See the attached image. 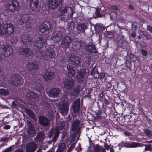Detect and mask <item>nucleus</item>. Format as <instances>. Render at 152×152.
Returning a JSON list of instances; mask_svg holds the SVG:
<instances>
[{"mask_svg": "<svg viewBox=\"0 0 152 152\" xmlns=\"http://www.w3.org/2000/svg\"><path fill=\"white\" fill-rule=\"evenodd\" d=\"M62 34L60 31H56L52 34L51 39L55 43L58 42L62 39Z\"/></svg>", "mask_w": 152, "mask_h": 152, "instance_id": "2eb2a0df", "label": "nucleus"}, {"mask_svg": "<svg viewBox=\"0 0 152 152\" xmlns=\"http://www.w3.org/2000/svg\"><path fill=\"white\" fill-rule=\"evenodd\" d=\"M69 61L70 63L75 66H79L80 63L79 58L75 54H71L68 57Z\"/></svg>", "mask_w": 152, "mask_h": 152, "instance_id": "f8f14e48", "label": "nucleus"}, {"mask_svg": "<svg viewBox=\"0 0 152 152\" xmlns=\"http://www.w3.org/2000/svg\"><path fill=\"white\" fill-rule=\"evenodd\" d=\"M69 92L70 95L72 96H76L80 91V86L79 84L76 85L72 88L70 89Z\"/></svg>", "mask_w": 152, "mask_h": 152, "instance_id": "aec40b11", "label": "nucleus"}, {"mask_svg": "<svg viewBox=\"0 0 152 152\" xmlns=\"http://www.w3.org/2000/svg\"><path fill=\"white\" fill-rule=\"evenodd\" d=\"M6 8L8 12H10L18 11L20 8L19 3L16 0L9 1L7 3Z\"/></svg>", "mask_w": 152, "mask_h": 152, "instance_id": "20e7f679", "label": "nucleus"}, {"mask_svg": "<svg viewBox=\"0 0 152 152\" xmlns=\"http://www.w3.org/2000/svg\"><path fill=\"white\" fill-rule=\"evenodd\" d=\"M21 39L23 44L26 46L31 45L32 42V38L27 34H23L21 37Z\"/></svg>", "mask_w": 152, "mask_h": 152, "instance_id": "f3484780", "label": "nucleus"}, {"mask_svg": "<svg viewBox=\"0 0 152 152\" xmlns=\"http://www.w3.org/2000/svg\"><path fill=\"white\" fill-rule=\"evenodd\" d=\"M45 41L46 39L42 35H39L34 42V45L37 48H42L43 47Z\"/></svg>", "mask_w": 152, "mask_h": 152, "instance_id": "1a4fd4ad", "label": "nucleus"}, {"mask_svg": "<svg viewBox=\"0 0 152 152\" xmlns=\"http://www.w3.org/2000/svg\"><path fill=\"white\" fill-rule=\"evenodd\" d=\"M26 96L29 99H37L38 97V95L33 92H29L26 94Z\"/></svg>", "mask_w": 152, "mask_h": 152, "instance_id": "58836bf2", "label": "nucleus"}, {"mask_svg": "<svg viewBox=\"0 0 152 152\" xmlns=\"http://www.w3.org/2000/svg\"><path fill=\"white\" fill-rule=\"evenodd\" d=\"M39 31L42 33H44L45 32L48 31L46 29L45 27L43 26L42 24L40 26Z\"/></svg>", "mask_w": 152, "mask_h": 152, "instance_id": "6e6d98bb", "label": "nucleus"}, {"mask_svg": "<svg viewBox=\"0 0 152 152\" xmlns=\"http://www.w3.org/2000/svg\"><path fill=\"white\" fill-rule=\"evenodd\" d=\"M41 24L44 27H45L46 29H47L48 31H49V29L51 28L52 24L50 21L46 20L44 21Z\"/></svg>", "mask_w": 152, "mask_h": 152, "instance_id": "49530a36", "label": "nucleus"}, {"mask_svg": "<svg viewBox=\"0 0 152 152\" xmlns=\"http://www.w3.org/2000/svg\"><path fill=\"white\" fill-rule=\"evenodd\" d=\"M86 69L81 68L77 71V74L76 75V79L79 82H81L86 79Z\"/></svg>", "mask_w": 152, "mask_h": 152, "instance_id": "6e6552de", "label": "nucleus"}, {"mask_svg": "<svg viewBox=\"0 0 152 152\" xmlns=\"http://www.w3.org/2000/svg\"><path fill=\"white\" fill-rule=\"evenodd\" d=\"M65 125V122L64 121H60L59 123V126L58 127L59 129L61 130H62L64 128Z\"/></svg>", "mask_w": 152, "mask_h": 152, "instance_id": "5fc2aeb1", "label": "nucleus"}, {"mask_svg": "<svg viewBox=\"0 0 152 152\" xmlns=\"http://www.w3.org/2000/svg\"><path fill=\"white\" fill-rule=\"evenodd\" d=\"M99 73L97 70V69L95 71V72L93 74V75L96 78H98L99 77Z\"/></svg>", "mask_w": 152, "mask_h": 152, "instance_id": "0e129e2a", "label": "nucleus"}, {"mask_svg": "<svg viewBox=\"0 0 152 152\" xmlns=\"http://www.w3.org/2000/svg\"><path fill=\"white\" fill-rule=\"evenodd\" d=\"M28 69L33 72H37L39 69V66L37 63L34 62H29L27 65Z\"/></svg>", "mask_w": 152, "mask_h": 152, "instance_id": "a211bd4d", "label": "nucleus"}, {"mask_svg": "<svg viewBox=\"0 0 152 152\" xmlns=\"http://www.w3.org/2000/svg\"><path fill=\"white\" fill-rule=\"evenodd\" d=\"M117 37V38L120 39H126L124 35V32L122 31V30L121 29H119L118 31Z\"/></svg>", "mask_w": 152, "mask_h": 152, "instance_id": "a18cd8bd", "label": "nucleus"}, {"mask_svg": "<svg viewBox=\"0 0 152 152\" xmlns=\"http://www.w3.org/2000/svg\"><path fill=\"white\" fill-rule=\"evenodd\" d=\"M74 83V80L71 78L65 79L63 82L64 88L67 90H69L73 87Z\"/></svg>", "mask_w": 152, "mask_h": 152, "instance_id": "ddd939ff", "label": "nucleus"}, {"mask_svg": "<svg viewBox=\"0 0 152 152\" xmlns=\"http://www.w3.org/2000/svg\"><path fill=\"white\" fill-rule=\"evenodd\" d=\"M28 48H23L20 50V53L24 56L28 57L33 54L32 51Z\"/></svg>", "mask_w": 152, "mask_h": 152, "instance_id": "cd10ccee", "label": "nucleus"}, {"mask_svg": "<svg viewBox=\"0 0 152 152\" xmlns=\"http://www.w3.org/2000/svg\"><path fill=\"white\" fill-rule=\"evenodd\" d=\"M67 69L68 70V76L70 77H73L76 73L75 70L70 65H67Z\"/></svg>", "mask_w": 152, "mask_h": 152, "instance_id": "f704fd0d", "label": "nucleus"}, {"mask_svg": "<svg viewBox=\"0 0 152 152\" xmlns=\"http://www.w3.org/2000/svg\"><path fill=\"white\" fill-rule=\"evenodd\" d=\"M72 109L75 113H78L80 109V99L79 98L75 100L72 106Z\"/></svg>", "mask_w": 152, "mask_h": 152, "instance_id": "b1692460", "label": "nucleus"}, {"mask_svg": "<svg viewBox=\"0 0 152 152\" xmlns=\"http://www.w3.org/2000/svg\"><path fill=\"white\" fill-rule=\"evenodd\" d=\"M85 50L91 53H96L97 52L96 48L93 43L88 44L84 48Z\"/></svg>", "mask_w": 152, "mask_h": 152, "instance_id": "a878e982", "label": "nucleus"}, {"mask_svg": "<svg viewBox=\"0 0 152 152\" xmlns=\"http://www.w3.org/2000/svg\"><path fill=\"white\" fill-rule=\"evenodd\" d=\"M1 25H0V27H1ZM6 34H7V31L5 29V28H4V26L2 28H0V35H4Z\"/></svg>", "mask_w": 152, "mask_h": 152, "instance_id": "864d4df0", "label": "nucleus"}, {"mask_svg": "<svg viewBox=\"0 0 152 152\" xmlns=\"http://www.w3.org/2000/svg\"><path fill=\"white\" fill-rule=\"evenodd\" d=\"M36 145L34 142L28 143L26 148L28 152H34L36 150Z\"/></svg>", "mask_w": 152, "mask_h": 152, "instance_id": "7c9ffc66", "label": "nucleus"}, {"mask_svg": "<svg viewBox=\"0 0 152 152\" xmlns=\"http://www.w3.org/2000/svg\"><path fill=\"white\" fill-rule=\"evenodd\" d=\"M125 65L126 69V68H122V69L123 70H125L126 71H131L132 65L131 62L129 61L126 60L125 62Z\"/></svg>", "mask_w": 152, "mask_h": 152, "instance_id": "c03bdc74", "label": "nucleus"}, {"mask_svg": "<svg viewBox=\"0 0 152 152\" xmlns=\"http://www.w3.org/2000/svg\"><path fill=\"white\" fill-rule=\"evenodd\" d=\"M130 60L132 61H135L137 59V58L136 56L134 55L133 54H130L129 56Z\"/></svg>", "mask_w": 152, "mask_h": 152, "instance_id": "052dcab7", "label": "nucleus"}, {"mask_svg": "<svg viewBox=\"0 0 152 152\" xmlns=\"http://www.w3.org/2000/svg\"><path fill=\"white\" fill-rule=\"evenodd\" d=\"M67 101L64 100L61 102V104L59 107L60 113L62 115H66L68 112L69 107Z\"/></svg>", "mask_w": 152, "mask_h": 152, "instance_id": "dca6fc26", "label": "nucleus"}, {"mask_svg": "<svg viewBox=\"0 0 152 152\" xmlns=\"http://www.w3.org/2000/svg\"><path fill=\"white\" fill-rule=\"evenodd\" d=\"M72 48L75 51L80 49L82 46V43L81 42H73Z\"/></svg>", "mask_w": 152, "mask_h": 152, "instance_id": "c9c22d12", "label": "nucleus"}, {"mask_svg": "<svg viewBox=\"0 0 152 152\" xmlns=\"http://www.w3.org/2000/svg\"><path fill=\"white\" fill-rule=\"evenodd\" d=\"M145 134L149 137L152 136V132L149 130L148 129H146L144 130Z\"/></svg>", "mask_w": 152, "mask_h": 152, "instance_id": "4d7b16f0", "label": "nucleus"}, {"mask_svg": "<svg viewBox=\"0 0 152 152\" xmlns=\"http://www.w3.org/2000/svg\"><path fill=\"white\" fill-rule=\"evenodd\" d=\"M109 14L110 16V17L111 20H115L116 19L117 15V13L115 12L110 11L109 12Z\"/></svg>", "mask_w": 152, "mask_h": 152, "instance_id": "09e8293b", "label": "nucleus"}, {"mask_svg": "<svg viewBox=\"0 0 152 152\" xmlns=\"http://www.w3.org/2000/svg\"><path fill=\"white\" fill-rule=\"evenodd\" d=\"M140 45L141 47L142 48H145L147 46L146 42L144 41H140Z\"/></svg>", "mask_w": 152, "mask_h": 152, "instance_id": "338daca9", "label": "nucleus"}, {"mask_svg": "<svg viewBox=\"0 0 152 152\" xmlns=\"http://www.w3.org/2000/svg\"><path fill=\"white\" fill-rule=\"evenodd\" d=\"M38 0H31L30 6L31 10L36 12H39L40 9L38 6Z\"/></svg>", "mask_w": 152, "mask_h": 152, "instance_id": "6ab92c4d", "label": "nucleus"}, {"mask_svg": "<svg viewBox=\"0 0 152 152\" xmlns=\"http://www.w3.org/2000/svg\"><path fill=\"white\" fill-rule=\"evenodd\" d=\"M101 110L103 112L105 117L107 115L110 114L112 109L107 106L103 105L101 108Z\"/></svg>", "mask_w": 152, "mask_h": 152, "instance_id": "72a5a7b5", "label": "nucleus"}, {"mask_svg": "<svg viewBox=\"0 0 152 152\" xmlns=\"http://www.w3.org/2000/svg\"><path fill=\"white\" fill-rule=\"evenodd\" d=\"M75 26V24L74 22L71 21L68 24L67 28L69 32H72L74 30Z\"/></svg>", "mask_w": 152, "mask_h": 152, "instance_id": "8fccbe9b", "label": "nucleus"}, {"mask_svg": "<svg viewBox=\"0 0 152 152\" xmlns=\"http://www.w3.org/2000/svg\"><path fill=\"white\" fill-rule=\"evenodd\" d=\"M30 18V16L27 14H23L20 16L19 19L18 21L19 25H22L27 22Z\"/></svg>", "mask_w": 152, "mask_h": 152, "instance_id": "393cba45", "label": "nucleus"}, {"mask_svg": "<svg viewBox=\"0 0 152 152\" xmlns=\"http://www.w3.org/2000/svg\"><path fill=\"white\" fill-rule=\"evenodd\" d=\"M45 134L42 132H39L36 136L37 140L39 142L42 141L44 138Z\"/></svg>", "mask_w": 152, "mask_h": 152, "instance_id": "a19ab883", "label": "nucleus"}, {"mask_svg": "<svg viewBox=\"0 0 152 152\" xmlns=\"http://www.w3.org/2000/svg\"><path fill=\"white\" fill-rule=\"evenodd\" d=\"M71 42V38L69 36H66L63 39L61 46V47L66 48L69 46Z\"/></svg>", "mask_w": 152, "mask_h": 152, "instance_id": "412c9836", "label": "nucleus"}, {"mask_svg": "<svg viewBox=\"0 0 152 152\" xmlns=\"http://www.w3.org/2000/svg\"><path fill=\"white\" fill-rule=\"evenodd\" d=\"M140 143L137 142H133L130 143L129 142L122 141L119 143L117 146L119 147H125L128 148H133L138 147L139 146Z\"/></svg>", "mask_w": 152, "mask_h": 152, "instance_id": "9b49d317", "label": "nucleus"}, {"mask_svg": "<svg viewBox=\"0 0 152 152\" xmlns=\"http://www.w3.org/2000/svg\"><path fill=\"white\" fill-rule=\"evenodd\" d=\"M25 112L30 118L33 119L35 118V115L34 113L31 110L29 109L26 108L25 110Z\"/></svg>", "mask_w": 152, "mask_h": 152, "instance_id": "e433bc0d", "label": "nucleus"}, {"mask_svg": "<svg viewBox=\"0 0 152 152\" xmlns=\"http://www.w3.org/2000/svg\"><path fill=\"white\" fill-rule=\"evenodd\" d=\"M28 125V133L30 134H33L34 132L33 129V125L31 121H27Z\"/></svg>", "mask_w": 152, "mask_h": 152, "instance_id": "37998d69", "label": "nucleus"}, {"mask_svg": "<svg viewBox=\"0 0 152 152\" xmlns=\"http://www.w3.org/2000/svg\"><path fill=\"white\" fill-rule=\"evenodd\" d=\"M128 42L126 39H119L117 42V47L122 49H125L127 47Z\"/></svg>", "mask_w": 152, "mask_h": 152, "instance_id": "4be33fe9", "label": "nucleus"}, {"mask_svg": "<svg viewBox=\"0 0 152 152\" xmlns=\"http://www.w3.org/2000/svg\"><path fill=\"white\" fill-rule=\"evenodd\" d=\"M14 79L13 80L12 84L13 85L17 86L22 85L24 83L23 79L20 77V75L17 73L14 75Z\"/></svg>", "mask_w": 152, "mask_h": 152, "instance_id": "5701e85b", "label": "nucleus"}, {"mask_svg": "<svg viewBox=\"0 0 152 152\" xmlns=\"http://www.w3.org/2000/svg\"><path fill=\"white\" fill-rule=\"evenodd\" d=\"M80 127V121L78 119H76L72 123L71 127V131L74 132L77 129L79 130Z\"/></svg>", "mask_w": 152, "mask_h": 152, "instance_id": "2f4dec72", "label": "nucleus"}, {"mask_svg": "<svg viewBox=\"0 0 152 152\" xmlns=\"http://www.w3.org/2000/svg\"><path fill=\"white\" fill-rule=\"evenodd\" d=\"M95 14L96 18L101 17L103 15V11L102 10L101 8L97 7L95 8Z\"/></svg>", "mask_w": 152, "mask_h": 152, "instance_id": "4c0bfd02", "label": "nucleus"}, {"mask_svg": "<svg viewBox=\"0 0 152 152\" xmlns=\"http://www.w3.org/2000/svg\"><path fill=\"white\" fill-rule=\"evenodd\" d=\"M61 13V20L65 22L69 20L72 16L73 11L71 7H67L62 10Z\"/></svg>", "mask_w": 152, "mask_h": 152, "instance_id": "39448f33", "label": "nucleus"}, {"mask_svg": "<svg viewBox=\"0 0 152 152\" xmlns=\"http://www.w3.org/2000/svg\"><path fill=\"white\" fill-rule=\"evenodd\" d=\"M43 76L45 81L49 82L51 81L55 77L54 73L48 70L45 71Z\"/></svg>", "mask_w": 152, "mask_h": 152, "instance_id": "4468645a", "label": "nucleus"}, {"mask_svg": "<svg viewBox=\"0 0 152 152\" xmlns=\"http://www.w3.org/2000/svg\"><path fill=\"white\" fill-rule=\"evenodd\" d=\"M38 122L45 129H48L50 124V121L48 119L44 116H40L39 117Z\"/></svg>", "mask_w": 152, "mask_h": 152, "instance_id": "9d476101", "label": "nucleus"}, {"mask_svg": "<svg viewBox=\"0 0 152 152\" xmlns=\"http://www.w3.org/2000/svg\"><path fill=\"white\" fill-rule=\"evenodd\" d=\"M105 36L107 38L111 39L114 37L113 33L110 31H107L104 33Z\"/></svg>", "mask_w": 152, "mask_h": 152, "instance_id": "603ef678", "label": "nucleus"}, {"mask_svg": "<svg viewBox=\"0 0 152 152\" xmlns=\"http://www.w3.org/2000/svg\"><path fill=\"white\" fill-rule=\"evenodd\" d=\"M65 144L64 143H61L59 145L58 148L63 152L65 149Z\"/></svg>", "mask_w": 152, "mask_h": 152, "instance_id": "13d9d810", "label": "nucleus"}, {"mask_svg": "<svg viewBox=\"0 0 152 152\" xmlns=\"http://www.w3.org/2000/svg\"><path fill=\"white\" fill-rule=\"evenodd\" d=\"M60 92V90L58 88H53L51 89L49 92L50 96L53 97H58Z\"/></svg>", "mask_w": 152, "mask_h": 152, "instance_id": "c85d7f7f", "label": "nucleus"}, {"mask_svg": "<svg viewBox=\"0 0 152 152\" xmlns=\"http://www.w3.org/2000/svg\"><path fill=\"white\" fill-rule=\"evenodd\" d=\"M13 53V49L10 46L3 45H0V54L5 57H9Z\"/></svg>", "mask_w": 152, "mask_h": 152, "instance_id": "0eeeda50", "label": "nucleus"}, {"mask_svg": "<svg viewBox=\"0 0 152 152\" xmlns=\"http://www.w3.org/2000/svg\"><path fill=\"white\" fill-rule=\"evenodd\" d=\"M94 26L95 31L98 33L102 32L106 28V27L102 24L97 23L96 24H93Z\"/></svg>", "mask_w": 152, "mask_h": 152, "instance_id": "c756f323", "label": "nucleus"}, {"mask_svg": "<svg viewBox=\"0 0 152 152\" xmlns=\"http://www.w3.org/2000/svg\"><path fill=\"white\" fill-rule=\"evenodd\" d=\"M149 151L150 152H152V149L151 148V144H148L146 145V146L144 151Z\"/></svg>", "mask_w": 152, "mask_h": 152, "instance_id": "bf43d9fd", "label": "nucleus"}, {"mask_svg": "<svg viewBox=\"0 0 152 152\" xmlns=\"http://www.w3.org/2000/svg\"><path fill=\"white\" fill-rule=\"evenodd\" d=\"M62 0H48V4H42L41 10L44 13L47 14L49 12V8L53 10L59 7L62 3Z\"/></svg>", "mask_w": 152, "mask_h": 152, "instance_id": "f03ea898", "label": "nucleus"}, {"mask_svg": "<svg viewBox=\"0 0 152 152\" xmlns=\"http://www.w3.org/2000/svg\"><path fill=\"white\" fill-rule=\"evenodd\" d=\"M140 51L142 54L145 56H146L148 55V52L146 50H144L143 49H141Z\"/></svg>", "mask_w": 152, "mask_h": 152, "instance_id": "774afa93", "label": "nucleus"}, {"mask_svg": "<svg viewBox=\"0 0 152 152\" xmlns=\"http://www.w3.org/2000/svg\"><path fill=\"white\" fill-rule=\"evenodd\" d=\"M14 147V145H12L9 148L6 149L3 151V152H11Z\"/></svg>", "mask_w": 152, "mask_h": 152, "instance_id": "69168bd1", "label": "nucleus"}, {"mask_svg": "<svg viewBox=\"0 0 152 152\" xmlns=\"http://www.w3.org/2000/svg\"><path fill=\"white\" fill-rule=\"evenodd\" d=\"M46 50L45 54H42V51L40 50H36L35 53L37 56L39 57L41 56H42L43 58L47 61H50L52 59L54 58L56 56V53L55 50L53 48L50 47L46 48Z\"/></svg>", "mask_w": 152, "mask_h": 152, "instance_id": "7ed1b4c3", "label": "nucleus"}, {"mask_svg": "<svg viewBox=\"0 0 152 152\" xmlns=\"http://www.w3.org/2000/svg\"><path fill=\"white\" fill-rule=\"evenodd\" d=\"M110 104V102L109 100L107 99L106 98H104L103 99V103L102 104V106H103V104L104 106L108 105Z\"/></svg>", "mask_w": 152, "mask_h": 152, "instance_id": "680f3d73", "label": "nucleus"}, {"mask_svg": "<svg viewBox=\"0 0 152 152\" xmlns=\"http://www.w3.org/2000/svg\"><path fill=\"white\" fill-rule=\"evenodd\" d=\"M9 94V91L8 89L4 88L0 89V94L7 96Z\"/></svg>", "mask_w": 152, "mask_h": 152, "instance_id": "3c124183", "label": "nucleus"}, {"mask_svg": "<svg viewBox=\"0 0 152 152\" xmlns=\"http://www.w3.org/2000/svg\"><path fill=\"white\" fill-rule=\"evenodd\" d=\"M41 104L44 107H46L49 109H50L51 108L50 104V103L48 102L47 99H42L41 100Z\"/></svg>", "mask_w": 152, "mask_h": 152, "instance_id": "79ce46f5", "label": "nucleus"}, {"mask_svg": "<svg viewBox=\"0 0 152 152\" xmlns=\"http://www.w3.org/2000/svg\"><path fill=\"white\" fill-rule=\"evenodd\" d=\"M141 33L143 37H145L146 39L149 40L152 38L151 34L146 31H142Z\"/></svg>", "mask_w": 152, "mask_h": 152, "instance_id": "de8ad7c7", "label": "nucleus"}, {"mask_svg": "<svg viewBox=\"0 0 152 152\" xmlns=\"http://www.w3.org/2000/svg\"><path fill=\"white\" fill-rule=\"evenodd\" d=\"M4 28L7 32V34L10 35L12 34L14 31V27L13 25L11 23H6L4 25Z\"/></svg>", "mask_w": 152, "mask_h": 152, "instance_id": "bb28decb", "label": "nucleus"}, {"mask_svg": "<svg viewBox=\"0 0 152 152\" xmlns=\"http://www.w3.org/2000/svg\"><path fill=\"white\" fill-rule=\"evenodd\" d=\"M25 80L28 84L31 86V88H35L36 91L41 93L43 89L42 82L40 79H35V78L30 77L29 75H27L24 77Z\"/></svg>", "mask_w": 152, "mask_h": 152, "instance_id": "f257e3e1", "label": "nucleus"}, {"mask_svg": "<svg viewBox=\"0 0 152 152\" xmlns=\"http://www.w3.org/2000/svg\"><path fill=\"white\" fill-rule=\"evenodd\" d=\"M87 24L86 22L80 23L77 26V29L80 32L85 33V30L87 28Z\"/></svg>", "mask_w": 152, "mask_h": 152, "instance_id": "473e14b6", "label": "nucleus"}, {"mask_svg": "<svg viewBox=\"0 0 152 152\" xmlns=\"http://www.w3.org/2000/svg\"><path fill=\"white\" fill-rule=\"evenodd\" d=\"M132 28L134 31L137 30L138 28V24L136 22H134L132 24Z\"/></svg>", "mask_w": 152, "mask_h": 152, "instance_id": "e2e57ef3", "label": "nucleus"}, {"mask_svg": "<svg viewBox=\"0 0 152 152\" xmlns=\"http://www.w3.org/2000/svg\"><path fill=\"white\" fill-rule=\"evenodd\" d=\"M101 110H97L95 112V115L97 119H102V118H104L105 116L103 112H102Z\"/></svg>", "mask_w": 152, "mask_h": 152, "instance_id": "ea45409f", "label": "nucleus"}, {"mask_svg": "<svg viewBox=\"0 0 152 152\" xmlns=\"http://www.w3.org/2000/svg\"><path fill=\"white\" fill-rule=\"evenodd\" d=\"M60 134V132L58 127L52 128L48 132V137L53 142L57 141Z\"/></svg>", "mask_w": 152, "mask_h": 152, "instance_id": "423d86ee", "label": "nucleus"}]
</instances>
